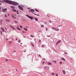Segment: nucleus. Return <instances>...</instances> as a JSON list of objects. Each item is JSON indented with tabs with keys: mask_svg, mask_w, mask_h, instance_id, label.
Listing matches in <instances>:
<instances>
[{
	"mask_svg": "<svg viewBox=\"0 0 76 76\" xmlns=\"http://www.w3.org/2000/svg\"><path fill=\"white\" fill-rule=\"evenodd\" d=\"M2 22H3V20L1 19L0 21V23L1 25H2Z\"/></svg>",
	"mask_w": 76,
	"mask_h": 76,
	"instance_id": "9",
	"label": "nucleus"
},
{
	"mask_svg": "<svg viewBox=\"0 0 76 76\" xmlns=\"http://www.w3.org/2000/svg\"><path fill=\"white\" fill-rule=\"evenodd\" d=\"M43 60H45V59H43Z\"/></svg>",
	"mask_w": 76,
	"mask_h": 76,
	"instance_id": "54",
	"label": "nucleus"
},
{
	"mask_svg": "<svg viewBox=\"0 0 76 76\" xmlns=\"http://www.w3.org/2000/svg\"><path fill=\"white\" fill-rule=\"evenodd\" d=\"M29 13H31V12L30 11H29Z\"/></svg>",
	"mask_w": 76,
	"mask_h": 76,
	"instance_id": "51",
	"label": "nucleus"
},
{
	"mask_svg": "<svg viewBox=\"0 0 76 76\" xmlns=\"http://www.w3.org/2000/svg\"><path fill=\"white\" fill-rule=\"evenodd\" d=\"M52 29H53L56 30V28H54V27H52Z\"/></svg>",
	"mask_w": 76,
	"mask_h": 76,
	"instance_id": "31",
	"label": "nucleus"
},
{
	"mask_svg": "<svg viewBox=\"0 0 76 76\" xmlns=\"http://www.w3.org/2000/svg\"><path fill=\"white\" fill-rule=\"evenodd\" d=\"M35 20L36 21H37H37H38V18H37L35 17L34 18Z\"/></svg>",
	"mask_w": 76,
	"mask_h": 76,
	"instance_id": "7",
	"label": "nucleus"
},
{
	"mask_svg": "<svg viewBox=\"0 0 76 76\" xmlns=\"http://www.w3.org/2000/svg\"><path fill=\"white\" fill-rule=\"evenodd\" d=\"M13 11H14V12H16V10H13Z\"/></svg>",
	"mask_w": 76,
	"mask_h": 76,
	"instance_id": "37",
	"label": "nucleus"
},
{
	"mask_svg": "<svg viewBox=\"0 0 76 76\" xmlns=\"http://www.w3.org/2000/svg\"><path fill=\"white\" fill-rule=\"evenodd\" d=\"M1 3H0V5H1Z\"/></svg>",
	"mask_w": 76,
	"mask_h": 76,
	"instance_id": "57",
	"label": "nucleus"
},
{
	"mask_svg": "<svg viewBox=\"0 0 76 76\" xmlns=\"http://www.w3.org/2000/svg\"><path fill=\"white\" fill-rule=\"evenodd\" d=\"M24 29H25V30L26 31H28V29H27L26 28H23Z\"/></svg>",
	"mask_w": 76,
	"mask_h": 76,
	"instance_id": "21",
	"label": "nucleus"
},
{
	"mask_svg": "<svg viewBox=\"0 0 76 76\" xmlns=\"http://www.w3.org/2000/svg\"><path fill=\"white\" fill-rule=\"evenodd\" d=\"M13 39V38H12V39Z\"/></svg>",
	"mask_w": 76,
	"mask_h": 76,
	"instance_id": "64",
	"label": "nucleus"
},
{
	"mask_svg": "<svg viewBox=\"0 0 76 76\" xmlns=\"http://www.w3.org/2000/svg\"><path fill=\"white\" fill-rule=\"evenodd\" d=\"M24 53H25V52H26V50H25L24 51Z\"/></svg>",
	"mask_w": 76,
	"mask_h": 76,
	"instance_id": "45",
	"label": "nucleus"
},
{
	"mask_svg": "<svg viewBox=\"0 0 76 76\" xmlns=\"http://www.w3.org/2000/svg\"><path fill=\"white\" fill-rule=\"evenodd\" d=\"M42 47H44V45H42Z\"/></svg>",
	"mask_w": 76,
	"mask_h": 76,
	"instance_id": "39",
	"label": "nucleus"
},
{
	"mask_svg": "<svg viewBox=\"0 0 76 76\" xmlns=\"http://www.w3.org/2000/svg\"><path fill=\"white\" fill-rule=\"evenodd\" d=\"M45 63V62L44 61H43V62H42V64H44V63Z\"/></svg>",
	"mask_w": 76,
	"mask_h": 76,
	"instance_id": "27",
	"label": "nucleus"
},
{
	"mask_svg": "<svg viewBox=\"0 0 76 76\" xmlns=\"http://www.w3.org/2000/svg\"><path fill=\"white\" fill-rule=\"evenodd\" d=\"M4 0L3 2L0 1L1 2H5V3H9V4H13V5H18V4L17 2H15L12 1H9L8 0Z\"/></svg>",
	"mask_w": 76,
	"mask_h": 76,
	"instance_id": "1",
	"label": "nucleus"
},
{
	"mask_svg": "<svg viewBox=\"0 0 76 76\" xmlns=\"http://www.w3.org/2000/svg\"><path fill=\"white\" fill-rule=\"evenodd\" d=\"M61 42V41L60 40L58 41L56 43V45H57V44H59L60 42Z\"/></svg>",
	"mask_w": 76,
	"mask_h": 76,
	"instance_id": "5",
	"label": "nucleus"
},
{
	"mask_svg": "<svg viewBox=\"0 0 76 76\" xmlns=\"http://www.w3.org/2000/svg\"><path fill=\"white\" fill-rule=\"evenodd\" d=\"M0 9H1V8H0V12H1V10H0Z\"/></svg>",
	"mask_w": 76,
	"mask_h": 76,
	"instance_id": "52",
	"label": "nucleus"
},
{
	"mask_svg": "<svg viewBox=\"0 0 76 76\" xmlns=\"http://www.w3.org/2000/svg\"><path fill=\"white\" fill-rule=\"evenodd\" d=\"M26 15L28 17V18H29V19H31V20H33V17L29 16L27 15Z\"/></svg>",
	"mask_w": 76,
	"mask_h": 76,
	"instance_id": "3",
	"label": "nucleus"
},
{
	"mask_svg": "<svg viewBox=\"0 0 76 76\" xmlns=\"http://www.w3.org/2000/svg\"><path fill=\"white\" fill-rule=\"evenodd\" d=\"M45 24H47V23L46 22H45Z\"/></svg>",
	"mask_w": 76,
	"mask_h": 76,
	"instance_id": "44",
	"label": "nucleus"
},
{
	"mask_svg": "<svg viewBox=\"0 0 76 76\" xmlns=\"http://www.w3.org/2000/svg\"><path fill=\"white\" fill-rule=\"evenodd\" d=\"M20 28H22V27L21 25H20Z\"/></svg>",
	"mask_w": 76,
	"mask_h": 76,
	"instance_id": "32",
	"label": "nucleus"
},
{
	"mask_svg": "<svg viewBox=\"0 0 76 76\" xmlns=\"http://www.w3.org/2000/svg\"><path fill=\"white\" fill-rule=\"evenodd\" d=\"M31 45H32V46H33V47H34V45L33 44H32V43H31Z\"/></svg>",
	"mask_w": 76,
	"mask_h": 76,
	"instance_id": "26",
	"label": "nucleus"
},
{
	"mask_svg": "<svg viewBox=\"0 0 76 76\" xmlns=\"http://www.w3.org/2000/svg\"><path fill=\"white\" fill-rule=\"evenodd\" d=\"M53 62L55 63L56 64V61H53Z\"/></svg>",
	"mask_w": 76,
	"mask_h": 76,
	"instance_id": "29",
	"label": "nucleus"
},
{
	"mask_svg": "<svg viewBox=\"0 0 76 76\" xmlns=\"http://www.w3.org/2000/svg\"><path fill=\"white\" fill-rule=\"evenodd\" d=\"M35 40H36V39H34V41H35Z\"/></svg>",
	"mask_w": 76,
	"mask_h": 76,
	"instance_id": "61",
	"label": "nucleus"
},
{
	"mask_svg": "<svg viewBox=\"0 0 76 76\" xmlns=\"http://www.w3.org/2000/svg\"><path fill=\"white\" fill-rule=\"evenodd\" d=\"M4 17L5 18H7V15L6 14L5 15H4Z\"/></svg>",
	"mask_w": 76,
	"mask_h": 76,
	"instance_id": "19",
	"label": "nucleus"
},
{
	"mask_svg": "<svg viewBox=\"0 0 76 76\" xmlns=\"http://www.w3.org/2000/svg\"><path fill=\"white\" fill-rule=\"evenodd\" d=\"M51 75H54V73H51Z\"/></svg>",
	"mask_w": 76,
	"mask_h": 76,
	"instance_id": "25",
	"label": "nucleus"
},
{
	"mask_svg": "<svg viewBox=\"0 0 76 76\" xmlns=\"http://www.w3.org/2000/svg\"><path fill=\"white\" fill-rule=\"evenodd\" d=\"M5 29L6 31H7V29H6V28H5Z\"/></svg>",
	"mask_w": 76,
	"mask_h": 76,
	"instance_id": "46",
	"label": "nucleus"
},
{
	"mask_svg": "<svg viewBox=\"0 0 76 76\" xmlns=\"http://www.w3.org/2000/svg\"><path fill=\"white\" fill-rule=\"evenodd\" d=\"M47 15L48 16V17H49V16H48V15Z\"/></svg>",
	"mask_w": 76,
	"mask_h": 76,
	"instance_id": "59",
	"label": "nucleus"
},
{
	"mask_svg": "<svg viewBox=\"0 0 76 76\" xmlns=\"http://www.w3.org/2000/svg\"><path fill=\"white\" fill-rule=\"evenodd\" d=\"M26 28H28V27H27V26L26 27Z\"/></svg>",
	"mask_w": 76,
	"mask_h": 76,
	"instance_id": "60",
	"label": "nucleus"
},
{
	"mask_svg": "<svg viewBox=\"0 0 76 76\" xmlns=\"http://www.w3.org/2000/svg\"><path fill=\"white\" fill-rule=\"evenodd\" d=\"M41 27H42V28H44V25H42L41 26Z\"/></svg>",
	"mask_w": 76,
	"mask_h": 76,
	"instance_id": "15",
	"label": "nucleus"
},
{
	"mask_svg": "<svg viewBox=\"0 0 76 76\" xmlns=\"http://www.w3.org/2000/svg\"><path fill=\"white\" fill-rule=\"evenodd\" d=\"M30 11L31 12V13H32L34 14V15H37V16H39V15H37V14H35V13L34 12H34V10H33L32 9H30Z\"/></svg>",
	"mask_w": 76,
	"mask_h": 76,
	"instance_id": "2",
	"label": "nucleus"
},
{
	"mask_svg": "<svg viewBox=\"0 0 76 76\" xmlns=\"http://www.w3.org/2000/svg\"><path fill=\"white\" fill-rule=\"evenodd\" d=\"M39 42H41V40H39Z\"/></svg>",
	"mask_w": 76,
	"mask_h": 76,
	"instance_id": "34",
	"label": "nucleus"
},
{
	"mask_svg": "<svg viewBox=\"0 0 76 76\" xmlns=\"http://www.w3.org/2000/svg\"><path fill=\"white\" fill-rule=\"evenodd\" d=\"M18 7L19 9H21V10H23V7H22L21 6H18Z\"/></svg>",
	"mask_w": 76,
	"mask_h": 76,
	"instance_id": "4",
	"label": "nucleus"
},
{
	"mask_svg": "<svg viewBox=\"0 0 76 76\" xmlns=\"http://www.w3.org/2000/svg\"><path fill=\"white\" fill-rule=\"evenodd\" d=\"M60 64H61L62 63V62H61V61H60Z\"/></svg>",
	"mask_w": 76,
	"mask_h": 76,
	"instance_id": "38",
	"label": "nucleus"
},
{
	"mask_svg": "<svg viewBox=\"0 0 76 76\" xmlns=\"http://www.w3.org/2000/svg\"><path fill=\"white\" fill-rule=\"evenodd\" d=\"M10 43H12V41H10Z\"/></svg>",
	"mask_w": 76,
	"mask_h": 76,
	"instance_id": "47",
	"label": "nucleus"
},
{
	"mask_svg": "<svg viewBox=\"0 0 76 76\" xmlns=\"http://www.w3.org/2000/svg\"><path fill=\"white\" fill-rule=\"evenodd\" d=\"M48 37H50V36H48Z\"/></svg>",
	"mask_w": 76,
	"mask_h": 76,
	"instance_id": "43",
	"label": "nucleus"
},
{
	"mask_svg": "<svg viewBox=\"0 0 76 76\" xmlns=\"http://www.w3.org/2000/svg\"><path fill=\"white\" fill-rule=\"evenodd\" d=\"M48 29H47V28H46V31H48Z\"/></svg>",
	"mask_w": 76,
	"mask_h": 76,
	"instance_id": "40",
	"label": "nucleus"
},
{
	"mask_svg": "<svg viewBox=\"0 0 76 76\" xmlns=\"http://www.w3.org/2000/svg\"><path fill=\"white\" fill-rule=\"evenodd\" d=\"M5 20L6 21H7V22H10V20H9L6 19V20Z\"/></svg>",
	"mask_w": 76,
	"mask_h": 76,
	"instance_id": "18",
	"label": "nucleus"
},
{
	"mask_svg": "<svg viewBox=\"0 0 76 76\" xmlns=\"http://www.w3.org/2000/svg\"><path fill=\"white\" fill-rule=\"evenodd\" d=\"M7 10V9L5 8L4 9H2V12H6V11Z\"/></svg>",
	"mask_w": 76,
	"mask_h": 76,
	"instance_id": "6",
	"label": "nucleus"
},
{
	"mask_svg": "<svg viewBox=\"0 0 76 76\" xmlns=\"http://www.w3.org/2000/svg\"><path fill=\"white\" fill-rule=\"evenodd\" d=\"M47 64H48V65H52V64L51 63L48 62L47 63Z\"/></svg>",
	"mask_w": 76,
	"mask_h": 76,
	"instance_id": "12",
	"label": "nucleus"
},
{
	"mask_svg": "<svg viewBox=\"0 0 76 76\" xmlns=\"http://www.w3.org/2000/svg\"><path fill=\"white\" fill-rule=\"evenodd\" d=\"M30 36L32 38H34V36L32 35H31Z\"/></svg>",
	"mask_w": 76,
	"mask_h": 76,
	"instance_id": "23",
	"label": "nucleus"
},
{
	"mask_svg": "<svg viewBox=\"0 0 76 76\" xmlns=\"http://www.w3.org/2000/svg\"><path fill=\"white\" fill-rule=\"evenodd\" d=\"M1 29L3 32H4V28H1Z\"/></svg>",
	"mask_w": 76,
	"mask_h": 76,
	"instance_id": "10",
	"label": "nucleus"
},
{
	"mask_svg": "<svg viewBox=\"0 0 76 76\" xmlns=\"http://www.w3.org/2000/svg\"><path fill=\"white\" fill-rule=\"evenodd\" d=\"M63 72L64 75H66V71H65V70H63Z\"/></svg>",
	"mask_w": 76,
	"mask_h": 76,
	"instance_id": "11",
	"label": "nucleus"
},
{
	"mask_svg": "<svg viewBox=\"0 0 76 76\" xmlns=\"http://www.w3.org/2000/svg\"><path fill=\"white\" fill-rule=\"evenodd\" d=\"M55 30L56 31H59V29H57V28H56Z\"/></svg>",
	"mask_w": 76,
	"mask_h": 76,
	"instance_id": "16",
	"label": "nucleus"
},
{
	"mask_svg": "<svg viewBox=\"0 0 76 76\" xmlns=\"http://www.w3.org/2000/svg\"><path fill=\"white\" fill-rule=\"evenodd\" d=\"M61 59H62V60H64V61H65V59L64 58H62Z\"/></svg>",
	"mask_w": 76,
	"mask_h": 76,
	"instance_id": "22",
	"label": "nucleus"
},
{
	"mask_svg": "<svg viewBox=\"0 0 76 76\" xmlns=\"http://www.w3.org/2000/svg\"><path fill=\"white\" fill-rule=\"evenodd\" d=\"M49 22H51V21L50 20V21H49Z\"/></svg>",
	"mask_w": 76,
	"mask_h": 76,
	"instance_id": "48",
	"label": "nucleus"
},
{
	"mask_svg": "<svg viewBox=\"0 0 76 76\" xmlns=\"http://www.w3.org/2000/svg\"><path fill=\"white\" fill-rule=\"evenodd\" d=\"M56 76H58V74H56Z\"/></svg>",
	"mask_w": 76,
	"mask_h": 76,
	"instance_id": "36",
	"label": "nucleus"
},
{
	"mask_svg": "<svg viewBox=\"0 0 76 76\" xmlns=\"http://www.w3.org/2000/svg\"><path fill=\"white\" fill-rule=\"evenodd\" d=\"M0 32L2 35H3V33H2V31H0Z\"/></svg>",
	"mask_w": 76,
	"mask_h": 76,
	"instance_id": "24",
	"label": "nucleus"
},
{
	"mask_svg": "<svg viewBox=\"0 0 76 76\" xmlns=\"http://www.w3.org/2000/svg\"><path fill=\"white\" fill-rule=\"evenodd\" d=\"M5 61H8V60L7 59H5Z\"/></svg>",
	"mask_w": 76,
	"mask_h": 76,
	"instance_id": "35",
	"label": "nucleus"
},
{
	"mask_svg": "<svg viewBox=\"0 0 76 76\" xmlns=\"http://www.w3.org/2000/svg\"><path fill=\"white\" fill-rule=\"evenodd\" d=\"M23 37H24L25 38V36H23Z\"/></svg>",
	"mask_w": 76,
	"mask_h": 76,
	"instance_id": "58",
	"label": "nucleus"
},
{
	"mask_svg": "<svg viewBox=\"0 0 76 76\" xmlns=\"http://www.w3.org/2000/svg\"><path fill=\"white\" fill-rule=\"evenodd\" d=\"M17 29H18V30H19V31H21V30L18 27H17Z\"/></svg>",
	"mask_w": 76,
	"mask_h": 76,
	"instance_id": "13",
	"label": "nucleus"
},
{
	"mask_svg": "<svg viewBox=\"0 0 76 76\" xmlns=\"http://www.w3.org/2000/svg\"><path fill=\"white\" fill-rule=\"evenodd\" d=\"M12 18H14V19H15H15H16V17H14V16H13V15H12Z\"/></svg>",
	"mask_w": 76,
	"mask_h": 76,
	"instance_id": "17",
	"label": "nucleus"
},
{
	"mask_svg": "<svg viewBox=\"0 0 76 76\" xmlns=\"http://www.w3.org/2000/svg\"><path fill=\"white\" fill-rule=\"evenodd\" d=\"M10 27H11V28H12V29H14V30H15V28H14L13 27L12 25H10Z\"/></svg>",
	"mask_w": 76,
	"mask_h": 76,
	"instance_id": "8",
	"label": "nucleus"
},
{
	"mask_svg": "<svg viewBox=\"0 0 76 76\" xmlns=\"http://www.w3.org/2000/svg\"><path fill=\"white\" fill-rule=\"evenodd\" d=\"M14 52H15V51H14Z\"/></svg>",
	"mask_w": 76,
	"mask_h": 76,
	"instance_id": "62",
	"label": "nucleus"
},
{
	"mask_svg": "<svg viewBox=\"0 0 76 76\" xmlns=\"http://www.w3.org/2000/svg\"><path fill=\"white\" fill-rule=\"evenodd\" d=\"M5 32H6V31H5Z\"/></svg>",
	"mask_w": 76,
	"mask_h": 76,
	"instance_id": "63",
	"label": "nucleus"
},
{
	"mask_svg": "<svg viewBox=\"0 0 76 76\" xmlns=\"http://www.w3.org/2000/svg\"><path fill=\"white\" fill-rule=\"evenodd\" d=\"M17 13L18 15H19V13H18V11H17Z\"/></svg>",
	"mask_w": 76,
	"mask_h": 76,
	"instance_id": "33",
	"label": "nucleus"
},
{
	"mask_svg": "<svg viewBox=\"0 0 76 76\" xmlns=\"http://www.w3.org/2000/svg\"><path fill=\"white\" fill-rule=\"evenodd\" d=\"M6 40H8V39H6Z\"/></svg>",
	"mask_w": 76,
	"mask_h": 76,
	"instance_id": "49",
	"label": "nucleus"
},
{
	"mask_svg": "<svg viewBox=\"0 0 76 76\" xmlns=\"http://www.w3.org/2000/svg\"><path fill=\"white\" fill-rule=\"evenodd\" d=\"M39 56L40 57H41V55H39Z\"/></svg>",
	"mask_w": 76,
	"mask_h": 76,
	"instance_id": "50",
	"label": "nucleus"
},
{
	"mask_svg": "<svg viewBox=\"0 0 76 76\" xmlns=\"http://www.w3.org/2000/svg\"><path fill=\"white\" fill-rule=\"evenodd\" d=\"M64 54H67V53H66V52H65V53H64Z\"/></svg>",
	"mask_w": 76,
	"mask_h": 76,
	"instance_id": "42",
	"label": "nucleus"
},
{
	"mask_svg": "<svg viewBox=\"0 0 76 76\" xmlns=\"http://www.w3.org/2000/svg\"><path fill=\"white\" fill-rule=\"evenodd\" d=\"M10 7H11V8H12V9H14V8H15V7H13L12 6H11Z\"/></svg>",
	"mask_w": 76,
	"mask_h": 76,
	"instance_id": "20",
	"label": "nucleus"
},
{
	"mask_svg": "<svg viewBox=\"0 0 76 76\" xmlns=\"http://www.w3.org/2000/svg\"><path fill=\"white\" fill-rule=\"evenodd\" d=\"M28 9H29L30 8H28Z\"/></svg>",
	"mask_w": 76,
	"mask_h": 76,
	"instance_id": "56",
	"label": "nucleus"
},
{
	"mask_svg": "<svg viewBox=\"0 0 76 76\" xmlns=\"http://www.w3.org/2000/svg\"><path fill=\"white\" fill-rule=\"evenodd\" d=\"M35 10L36 12H39V10H37V9H35Z\"/></svg>",
	"mask_w": 76,
	"mask_h": 76,
	"instance_id": "14",
	"label": "nucleus"
},
{
	"mask_svg": "<svg viewBox=\"0 0 76 76\" xmlns=\"http://www.w3.org/2000/svg\"><path fill=\"white\" fill-rule=\"evenodd\" d=\"M23 33H26V32H24V31H22Z\"/></svg>",
	"mask_w": 76,
	"mask_h": 76,
	"instance_id": "30",
	"label": "nucleus"
},
{
	"mask_svg": "<svg viewBox=\"0 0 76 76\" xmlns=\"http://www.w3.org/2000/svg\"><path fill=\"white\" fill-rule=\"evenodd\" d=\"M15 23H18V21H15Z\"/></svg>",
	"mask_w": 76,
	"mask_h": 76,
	"instance_id": "28",
	"label": "nucleus"
},
{
	"mask_svg": "<svg viewBox=\"0 0 76 76\" xmlns=\"http://www.w3.org/2000/svg\"><path fill=\"white\" fill-rule=\"evenodd\" d=\"M8 16H9V14H8Z\"/></svg>",
	"mask_w": 76,
	"mask_h": 76,
	"instance_id": "53",
	"label": "nucleus"
},
{
	"mask_svg": "<svg viewBox=\"0 0 76 76\" xmlns=\"http://www.w3.org/2000/svg\"><path fill=\"white\" fill-rule=\"evenodd\" d=\"M20 42V40L18 41V42Z\"/></svg>",
	"mask_w": 76,
	"mask_h": 76,
	"instance_id": "41",
	"label": "nucleus"
},
{
	"mask_svg": "<svg viewBox=\"0 0 76 76\" xmlns=\"http://www.w3.org/2000/svg\"><path fill=\"white\" fill-rule=\"evenodd\" d=\"M16 41H17V38L16 39Z\"/></svg>",
	"mask_w": 76,
	"mask_h": 76,
	"instance_id": "55",
	"label": "nucleus"
}]
</instances>
